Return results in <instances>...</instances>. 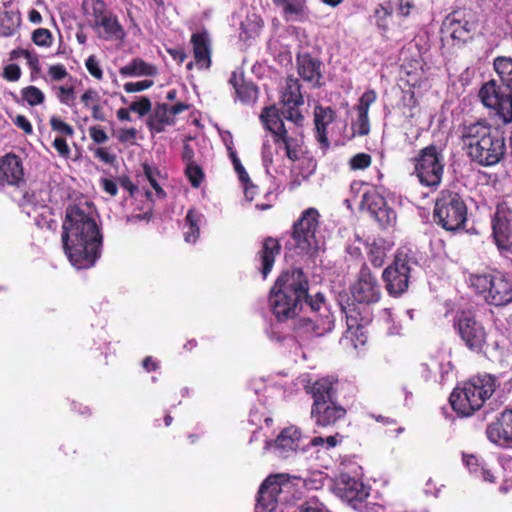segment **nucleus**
<instances>
[{"mask_svg": "<svg viewBox=\"0 0 512 512\" xmlns=\"http://www.w3.org/2000/svg\"><path fill=\"white\" fill-rule=\"evenodd\" d=\"M97 211L89 201L69 204L62 222V245L76 269L93 267L101 256L103 236L96 220Z\"/></svg>", "mask_w": 512, "mask_h": 512, "instance_id": "1", "label": "nucleus"}, {"mask_svg": "<svg viewBox=\"0 0 512 512\" xmlns=\"http://www.w3.org/2000/svg\"><path fill=\"white\" fill-rule=\"evenodd\" d=\"M461 141L469 159L482 167H492L500 163L507 150L503 132L486 120L464 125Z\"/></svg>", "mask_w": 512, "mask_h": 512, "instance_id": "2", "label": "nucleus"}, {"mask_svg": "<svg viewBox=\"0 0 512 512\" xmlns=\"http://www.w3.org/2000/svg\"><path fill=\"white\" fill-rule=\"evenodd\" d=\"M499 386L500 381L496 375L478 373L456 385L449 397L450 405L457 415L471 416L483 407Z\"/></svg>", "mask_w": 512, "mask_h": 512, "instance_id": "3", "label": "nucleus"}, {"mask_svg": "<svg viewBox=\"0 0 512 512\" xmlns=\"http://www.w3.org/2000/svg\"><path fill=\"white\" fill-rule=\"evenodd\" d=\"M468 219V206L464 194L455 187L440 190L433 207L434 222L448 232L464 230Z\"/></svg>", "mask_w": 512, "mask_h": 512, "instance_id": "4", "label": "nucleus"}, {"mask_svg": "<svg viewBox=\"0 0 512 512\" xmlns=\"http://www.w3.org/2000/svg\"><path fill=\"white\" fill-rule=\"evenodd\" d=\"M467 283L488 305L499 307L512 302V280L506 273L498 270L470 273Z\"/></svg>", "mask_w": 512, "mask_h": 512, "instance_id": "5", "label": "nucleus"}, {"mask_svg": "<svg viewBox=\"0 0 512 512\" xmlns=\"http://www.w3.org/2000/svg\"><path fill=\"white\" fill-rule=\"evenodd\" d=\"M453 326L465 347L473 353L486 355L499 348L496 341L492 346L487 342L488 335L484 325L470 310L459 311L454 317Z\"/></svg>", "mask_w": 512, "mask_h": 512, "instance_id": "6", "label": "nucleus"}, {"mask_svg": "<svg viewBox=\"0 0 512 512\" xmlns=\"http://www.w3.org/2000/svg\"><path fill=\"white\" fill-rule=\"evenodd\" d=\"M312 316L299 318L294 330L300 336L307 338L323 336L334 327V316L331 313L322 293H316L307 304Z\"/></svg>", "mask_w": 512, "mask_h": 512, "instance_id": "7", "label": "nucleus"}, {"mask_svg": "<svg viewBox=\"0 0 512 512\" xmlns=\"http://www.w3.org/2000/svg\"><path fill=\"white\" fill-rule=\"evenodd\" d=\"M283 118L281 109L276 105L264 107L260 114L264 128L272 135L273 143L285 150V155L291 162H296L302 153V140L288 134Z\"/></svg>", "mask_w": 512, "mask_h": 512, "instance_id": "8", "label": "nucleus"}, {"mask_svg": "<svg viewBox=\"0 0 512 512\" xmlns=\"http://www.w3.org/2000/svg\"><path fill=\"white\" fill-rule=\"evenodd\" d=\"M444 166L442 149L434 144L422 148L414 158V173L419 182L433 189L442 182Z\"/></svg>", "mask_w": 512, "mask_h": 512, "instance_id": "9", "label": "nucleus"}, {"mask_svg": "<svg viewBox=\"0 0 512 512\" xmlns=\"http://www.w3.org/2000/svg\"><path fill=\"white\" fill-rule=\"evenodd\" d=\"M320 214L316 208L305 209L299 219L292 226L291 237L294 241V248L299 254L314 255L319 244L316 238V231L319 227Z\"/></svg>", "mask_w": 512, "mask_h": 512, "instance_id": "10", "label": "nucleus"}, {"mask_svg": "<svg viewBox=\"0 0 512 512\" xmlns=\"http://www.w3.org/2000/svg\"><path fill=\"white\" fill-rule=\"evenodd\" d=\"M478 96L503 124L512 122V90L491 79L481 86Z\"/></svg>", "mask_w": 512, "mask_h": 512, "instance_id": "11", "label": "nucleus"}, {"mask_svg": "<svg viewBox=\"0 0 512 512\" xmlns=\"http://www.w3.org/2000/svg\"><path fill=\"white\" fill-rule=\"evenodd\" d=\"M417 261L404 251H398L391 265L386 267L382 273L385 289L391 297H399L409 287L412 266Z\"/></svg>", "mask_w": 512, "mask_h": 512, "instance_id": "12", "label": "nucleus"}, {"mask_svg": "<svg viewBox=\"0 0 512 512\" xmlns=\"http://www.w3.org/2000/svg\"><path fill=\"white\" fill-rule=\"evenodd\" d=\"M280 104L283 117L297 127H302L304 116L300 107L304 105V97L301 92V84L294 76L286 78L285 86L280 95Z\"/></svg>", "mask_w": 512, "mask_h": 512, "instance_id": "13", "label": "nucleus"}, {"mask_svg": "<svg viewBox=\"0 0 512 512\" xmlns=\"http://www.w3.org/2000/svg\"><path fill=\"white\" fill-rule=\"evenodd\" d=\"M492 237L501 255H512V210L505 204L497 206L492 218Z\"/></svg>", "mask_w": 512, "mask_h": 512, "instance_id": "14", "label": "nucleus"}, {"mask_svg": "<svg viewBox=\"0 0 512 512\" xmlns=\"http://www.w3.org/2000/svg\"><path fill=\"white\" fill-rule=\"evenodd\" d=\"M360 209L366 210L383 229L394 226L397 215L386 199L375 189H368L362 194Z\"/></svg>", "mask_w": 512, "mask_h": 512, "instance_id": "15", "label": "nucleus"}, {"mask_svg": "<svg viewBox=\"0 0 512 512\" xmlns=\"http://www.w3.org/2000/svg\"><path fill=\"white\" fill-rule=\"evenodd\" d=\"M289 488L290 483L286 475L277 474L267 477L259 488L255 512H273L280 495Z\"/></svg>", "mask_w": 512, "mask_h": 512, "instance_id": "16", "label": "nucleus"}, {"mask_svg": "<svg viewBox=\"0 0 512 512\" xmlns=\"http://www.w3.org/2000/svg\"><path fill=\"white\" fill-rule=\"evenodd\" d=\"M351 295L357 303L366 305L375 304L381 299V286L366 264L362 265L351 287Z\"/></svg>", "mask_w": 512, "mask_h": 512, "instance_id": "17", "label": "nucleus"}, {"mask_svg": "<svg viewBox=\"0 0 512 512\" xmlns=\"http://www.w3.org/2000/svg\"><path fill=\"white\" fill-rule=\"evenodd\" d=\"M304 302L306 303V298L297 296L296 299L292 293L271 287L269 304L273 315L279 322L293 319L302 309Z\"/></svg>", "mask_w": 512, "mask_h": 512, "instance_id": "18", "label": "nucleus"}, {"mask_svg": "<svg viewBox=\"0 0 512 512\" xmlns=\"http://www.w3.org/2000/svg\"><path fill=\"white\" fill-rule=\"evenodd\" d=\"M272 287L277 290L292 293V295H295L296 299L297 296L306 298V304H308L309 299L313 297L308 294V277L304 271L298 267H291L290 269L282 271Z\"/></svg>", "mask_w": 512, "mask_h": 512, "instance_id": "19", "label": "nucleus"}, {"mask_svg": "<svg viewBox=\"0 0 512 512\" xmlns=\"http://www.w3.org/2000/svg\"><path fill=\"white\" fill-rule=\"evenodd\" d=\"M446 25L453 40L465 43L472 39L478 27V21L473 13L458 10L448 15Z\"/></svg>", "mask_w": 512, "mask_h": 512, "instance_id": "20", "label": "nucleus"}, {"mask_svg": "<svg viewBox=\"0 0 512 512\" xmlns=\"http://www.w3.org/2000/svg\"><path fill=\"white\" fill-rule=\"evenodd\" d=\"M346 409L337 401H328L311 406V419L319 428L334 427L339 421L346 417Z\"/></svg>", "mask_w": 512, "mask_h": 512, "instance_id": "21", "label": "nucleus"}, {"mask_svg": "<svg viewBox=\"0 0 512 512\" xmlns=\"http://www.w3.org/2000/svg\"><path fill=\"white\" fill-rule=\"evenodd\" d=\"M335 492L341 499L353 504L364 501L369 492L363 482L348 474H340L335 481Z\"/></svg>", "mask_w": 512, "mask_h": 512, "instance_id": "22", "label": "nucleus"}, {"mask_svg": "<svg viewBox=\"0 0 512 512\" xmlns=\"http://www.w3.org/2000/svg\"><path fill=\"white\" fill-rule=\"evenodd\" d=\"M342 310L346 316V338L351 340L355 348L364 345L368 339V332L366 330L368 320L361 316V313L354 305L343 307Z\"/></svg>", "mask_w": 512, "mask_h": 512, "instance_id": "23", "label": "nucleus"}, {"mask_svg": "<svg viewBox=\"0 0 512 512\" xmlns=\"http://www.w3.org/2000/svg\"><path fill=\"white\" fill-rule=\"evenodd\" d=\"M487 438L494 444L503 447L512 446V409L505 410L496 421L486 428Z\"/></svg>", "mask_w": 512, "mask_h": 512, "instance_id": "24", "label": "nucleus"}, {"mask_svg": "<svg viewBox=\"0 0 512 512\" xmlns=\"http://www.w3.org/2000/svg\"><path fill=\"white\" fill-rule=\"evenodd\" d=\"M296 66L298 75L313 87L322 86V62L313 57L310 53H299L296 56Z\"/></svg>", "mask_w": 512, "mask_h": 512, "instance_id": "25", "label": "nucleus"}, {"mask_svg": "<svg viewBox=\"0 0 512 512\" xmlns=\"http://www.w3.org/2000/svg\"><path fill=\"white\" fill-rule=\"evenodd\" d=\"M24 180V169L19 156L8 153L0 159V181L8 185H19Z\"/></svg>", "mask_w": 512, "mask_h": 512, "instance_id": "26", "label": "nucleus"}, {"mask_svg": "<svg viewBox=\"0 0 512 512\" xmlns=\"http://www.w3.org/2000/svg\"><path fill=\"white\" fill-rule=\"evenodd\" d=\"M90 25L97 32L98 37L106 41L122 40L125 37L124 28L112 12L97 22H91Z\"/></svg>", "mask_w": 512, "mask_h": 512, "instance_id": "27", "label": "nucleus"}, {"mask_svg": "<svg viewBox=\"0 0 512 512\" xmlns=\"http://www.w3.org/2000/svg\"><path fill=\"white\" fill-rule=\"evenodd\" d=\"M193 48L195 64L199 69H209L211 60V46L209 35L206 30L193 33L190 40Z\"/></svg>", "mask_w": 512, "mask_h": 512, "instance_id": "28", "label": "nucleus"}, {"mask_svg": "<svg viewBox=\"0 0 512 512\" xmlns=\"http://www.w3.org/2000/svg\"><path fill=\"white\" fill-rule=\"evenodd\" d=\"M336 113L331 107L317 105L314 109L315 137L323 151H326L330 142L327 136V126L335 120Z\"/></svg>", "mask_w": 512, "mask_h": 512, "instance_id": "29", "label": "nucleus"}, {"mask_svg": "<svg viewBox=\"0 0 512 512\" xmlns=\"http://www.w3.org/2000/svg\"><path fill=\"white\" fill-rule=\"evenodd\" d=\"M305 391L307 394L311 395L313 399L312 405H317V402L327 403L328 401H337L335 382L328 377L318 379L306 385Z\"/></svg>", "mask_w": 512, "mask_h": 512, "instance_id": "30", "label": "nucleus"}, {"mask_svg": "<svg viewBox=\"0 0 512 512\" xmlns=\"http://www.w3.org/2000/svg\"><path fill=\"white\" fill-rule=\"evenodd\" d=\"M275 7L281 8V14L286 22H304L308 20L309 9L306 0H272Z\"/></svg>", "mask_w": 512, "mask_h": 512, "instance_id": "31", "label": "nucleus"}, {"mask_svg": "<svg viewBox=\"0 0 512 512\" xmlns=\"http://www.w3.org/2000/svg\"><path fill=\"white\" fill-rule=\"evenodd\" d=\"M281 252V244L278 239L268 236L262 241L261 249L257 253L259 261L261 263L260 272L263 278L271 272L276 257Z\"/></svg>", "mask_w": 512, "mask_h": 512, "instance_id": "32", "label": "nucleus"}, {"mask_svg": "<svg viewBox=\"0 0 512 512\" xmlns=\"http://www.w3.org/2000/svg\"><path fill=\"white\" fill-rule=\"evenodd\" d=\"M301 432L291 426L283 429L275 440V448L283 452L296 451L300 446Z\"/></svg>", "mask_w": 512, "mask_h": 512, "instance_id": "33", "label": "nucleus"}, {"mask_svg": "<svg viewBox=\"0 0 512 512\" xmlns=\"http://www.w3.org/2000/svg\"><path fill=\"white\" fill-rule=\"evenodd\" d=\"M204 219V215L196 209H189L185 216L184 223V240L187 243H195L200 236V223Z\"/></svg>", "mask_w": 512, "mask_h": 512, "instance_id": "34", "label": "nucleus"}, {"mask_svg": "<svg viewBox=\"0 0 512 512\" xmlns=\"http://www.w3.org/2000/svg\"><path fill=\"white\" fill-rule=\"evenodd\" d=\"M229 82L234 87L237 98L243 104H250L256 101L258 88L252 82H247L244 79H240L239 82L235 73H233Z\"/></svg>", "mask_w": 512, "mask_h": 512, "instance_id": "35", "label": "nucleus"}, {"mask_svg": "<svg viewBox=\"0 0 512 512\" xmlns=\"http://www.w3.org/2000/svg\"><path fill=\"white\" fill-rule=\"evenodd\" d=\"M157 72L156 66L138 57L119 69L122 76H155Z\"/></svg>", "mask_w": 512, "mask_h": 512, "instance_id": "36", "label": "nucleus"}, {"mask_svg": "<svg viewBox=\"0 0 512 512\" xmlns=\"http://www.w3.org/2000/svg\"><path fill=\"white\" fill-rule=\"evenodd\" d=\"M82 8L85 15L92 18V22H97L111 12L103 0H83Z\"/></svg>", "mask_w": 512, "mask_h": 512, "instance_id": "37", "label": "nucleus"}, {"mask_svg": "<svg viewBox=\"0 0 512 512\" xmlns=\"http://www.w3.org/2000/svg\"><path fill=\"white\" fill-rule=\"evenodd\" d=\"M393 14V6L391 1H386L384 3L379 4L375 11L374 16L376 18V24L378 28H380L383 32H386L389 28L388 19L392 17Z\"/></svg>", "mask_w": 512, "mask_h": 512, "instance_id": "38", "label": "nucleus"}, {"mask_svg": "<svg viewBox=\"0 0 512 512\" xmlns=\"http://www.w3.org/2000/svg\"><path fill=\"white\" fill-rule=\"evenodd\" d=\"M143 172L146 177V179L149 181L152 188L155 190L156 195L159 198H164L166 196V193L158 183V178L160 177V171L157 167L151 166L148 163H143Z\"/></svg>", "mask_w": 512, "mask_h": 512, "instance_id": "39", "label": "nucleus"}, {"mask_svg": "<svg viewBox=\"0 0 512 512\" xmlns=\"http://www.w3.org/2000/svg\"><path fill=\"white\" fill-rule=\"evenodd\" d=\"M19 26V18L5 12L0 17V35L9 37L15 34Z\"/></svg>", "mask_w": 512, "mask_h": 512, "instance_id": "40", "label": "nucleus"}, {"mask_svg": "<svg viewBox=\"0 0 512 512\" xmlns=\"http://www.w3.org/2000/svg\"><path fill=\"white\" fill-rule=\"evenodd\" d=\"M184 173L193 188H199L205 179L202 167L196 162L185 165Z\"/></svg>", "mask_w": 512, "mask_h": 512, "instance_id": "41", "label": "nucleus"}, {"mask_svg": "<svg viewBox=\"0 0 512 512\" xmlns=\"http://www.w3.org/2000/svg\"><path fill=\"white\" fill-rule=\"evenodd\" d=\"M21 96L30 106H37L44 102V93L36 86H27L21 90Z\"/></svg>", "mask_w": 512, "mask_h": 512, "instance_id": "42", "label": "nucleus"}, {"mask_svg": "<svg viewBox=\"0 0 512 512\" xmlns=\"http://www.w3.org/2000/svg\"><path fill=\"white\" fill-rule=\"evenodd\" d=\"M233 167L238 175L240 182L244 186L245 197L249 201H252V196L250 197L249 194H250V189H254L255 185L252 183L247 171L245 170L244 166L241 164V161H235V164L233 165Z\"/></svg>", "mask_w": 512, "mask_h": 512, "instance_id": "43", "label": "nucleus"}, {"mask_svg": "<svg viewBox=\"0 0 512 512\" xmlns=\"http://www.w3.org/2000/svg\"><path fill=\"white\" fill-rule=\"evenodd\" d=\"M376 99L377 94L375 90L369 89L365 91L356 106L357 114L368 115L370 106L376 101Z\"/></svg>", "mask_w": 512, "mask_h": 512, "instance_id": "44", "label": "nucleus"}, {"mask_svg": "<svg viewBox=\"0 0 512 512\" xmlns=\"http://www.w3.org/2000/svg\"><path fill=\"white\" fill-rule=\"evenodd\" d=\"M367 258L375 268H380L385 262V249L379 245L372 244L367 252Z\"/></svg>", "mask_w": 512, "mask_h": 512, "instance_id": "45", "label": "nucleus"}, {"mask_svg": "<svg viewBox=\"0 0 512 512\" xmlns=\"http://www.w3.org/2000/svg\"><path fill=\"white\" fill-rule=\"evenodd\" d=\"M372 163V157L367 153H357L352 156L349 160V167L351 170H365L370 167Z\"/></svg>", "mask_w": 512, "mask_h": 512, "instance_id": "46", "label": "nucleus"}, {"mask_svg": "<svg viewBox=\"0 0 512 512\" xmlns=\"http://www.w3.org/2000/svg\"><path fill=\"white\" fill-rule=\"evenodd\" d=\"M49 124L53 131H56L64 136L72 137L74 135L73 127L58 116H52L49 120Z\"/></svg>", "mask_w": 512, "mask_h": 512, "instance_id": "47", "label": "nucleus"}, {"mask_svg": "<svg viewBox=\"0 0 512 512\" xmlns=\"http://www.w3.org/2000/svg\"><path fill=\"white\" fill-rule=\"evenodd\" d=\"M294 512H330L327 507L318 500L310 499L299 504Z\"/></svg>", "mask_w": 512, "mask_h": 512, "instance_id": "48", "label": "nucleus"}, {"mask_svg": "<svg viewBox=\"0 0 512 512\" xmlns=\"http://www.w3.org/2000/svg\"><path fill=\"white\" fill-rule=\"evenodd\" d=\"M32 41L37 46L49 47L52 43V34L46 28H38L32 33Z\"/></svg>", "mask_w": 512, "mask_h": 512, "instance_id": "49", "label": "nucleus"}, {"mask_svg": "<svg viewBox=\"0 0 512 512\" xmlns=\"http://www.w3.org/2000/svg\"><path fill=\"white\" fill-rule=\"evenodd\" d=\"M56 89V96L60 103L71 106L75 100V92L73 86H59Z\"/></svg>", "mask_w": 512, "mask_h": 512, "instance_id": "50", "label": "nucleus"}, {"mask_svg": "<svg viewBox=\"0 0 512 512\" xmlns=\"http://www.w3.org/2000/svg\"><path fill=\"white\" fill-rule=\"evenodd\" d=\"M151 108V101L145 96L130 104V110L137 113L140 117L147 115L151 111Z\"/></svg>", "mask_w": 512, "mask_h": 512, "instance_id": "51", "label": "nucleus"}, {"mask_svg": "<svg viewBox=\"0 0 512 512\" xmlns=\"http://www.w3.org/2000/svg\"><path fill=\"white\" fill-rule=\"evenodd\" d=\"M89 136L94 144L101 145L108 141L109 137L100 125L89 127Z\"/></svg>", "mask_w": 512, "mask_h": 512, "instance_id": "52", "label": "nucleus"}, {"mask_svg": "<svg viewBox=\"0 0 512 512\" xmlns=\"http://www.w3.org/2000/svg\"><path fill=\"white\" fill-rule=\"evenodd\" d=\"M85 66L88 70V72L97 80H102L103 78V71L99 65V62L95 55H90L86 61Z\"/></svg>", "mask_w": 512, "mask_h": 512, "instance_id": "53", "label": "nucleus"}, {"mask_svg": "<svg viewBox=\"0 0 512 512\" xmlns=\"http://www.w3.org/2000/svg\"><path fill=\"white\" fill-rule=\"evenodd\" d=\"M80 100L85 108L90 109L100 102V95L94 89H87L80 97Z\"/></svg>", "mask_w": 512, "mask_h": 512, "instance_id": "54", "label": "nucleus"}, {"mask_svg": "<svg viewBox=\"0 0 512 512\" xmlns=\"http://www.w3.org/2000/svg\"><path fill=\"white\" fill-rule=\"evenodd\" d=\"M353 128L360 136L368 135L370 132L369 116L358 114L357 121L353 125Z\"/></svg>", "mask_w": 512, "mask_h": 512, "instance_id": "55", "label": "nucleus"}, {"mask_svg": "<svg viewBox=\"0 0 512 512\" xmlns=\"http://www.w3.org/2000/svg\"><path fill=\"white\" fill-rule=\"evenodd\" d=\"M137 138V130L135 128H122L118 131L117 139L122 144H134Z\"/></svg>", "mask_w": 512, "mask_h": 512, "instance_id": "56", "label": "nucleus"}, {"mask_svg": "<svg viewBox=\"0 0 512 512\" xmlns=\"http://www.w3.org/2000/svg\"><path fill=\"white\" fill-rule=\"evenodd\" d=\"M90 151H93V156L99 159L101 162L105 164H113L116 161V156L111 154L107 148L97 147L95 149L89 148Z\"/></svg>", "mask_w": 512, "mask_h": 512, "instance_id": "57", "label": "nucleus"}, {"mask_svg": "<svg viewBox=\"0 0 512 512\" xmlns=\"http://www.w3.org/2000/svg\"><path fill=\"white\" fill-rule=\"evenodd\" d=\"M154 82L152 80H142L138 82H127L124 84V90L127 93H134L144 91L152 87Z\"/></svg>", "mask_w": 512, "mask_h": 512, "instance_id": "58", "label": "nucleus"}, {"mask_svg": "<svg viewBox=\"0 0 512 512\" xmlns=\"http://www.w3.org/2000/svg\"><path fill=\"white\" fill-rule=\"evenodd\" d=\"M21 69L17 64H8L4 67L3 77L10 82L18 81L21 77Z\"/></svg>", "mask_w": 512, "mask_h": 512, "instance_id": "59", "label": "nucleus"}, {"mask_svg": "<svg viewBox=\"0 0 512 512\" xmlns=\"http://www.w3.org/2000/svg\"><path fill=\"white\" fill-rule=\"evenodd\" d=\"M52 146L61 157L68 158L70 156L71 151L64 137H56Z\"/></svg>", "mask_w": 512, "mask_h": 512, "instance_id": "60", "label": "nucleus"}, {"mask_svg": "<svg viewBox=\"0 0 512 512\" xmlns=\"http://www.w3.org/2000/svg\"><path fill=\"white\" fill-rule=\"evenodd\" d=\"M48 74L54 81H61L68 76V72L63 64L51 65Z\"/></svg>", "mask_w": 512, "mask_h": 512, "instance_id": "61", "label": "nucleus"}, {"mask_svg": "<svg viewBox=\"0 0 512 512\" xmlns=\"http://www.w3.org/2000/svg\"><path fill=\"white\" fill-rule=\"evenodd\" d=\"M415 8L412 0H399L397 12L401 17H408Z\"/></svg>", "mask_w": 512, "mask_h": 512, "instance_id": "62", "label": "nucleus"}, {"mask_svg": "<svg viewBox=\"0 0 512 512\" xmlns=\"http://www.w3.org/2000/svg\"><path fill=\"white\" fill-rule=\"evenodd\" d=\"M21 55L26 58L28 65L33 71H39V58L36 53L29 50H21Z\"/></svg>", "mask_w": 512, "mask_h": 512, "instance_id": "63", "label": "nucleus"}, {"mask_svg": "<svg viewBox=\"0 0 512 512\" xmlns=\"http://www.w3.org/2000/svg\"><path fill=\"white\" fill-rule=\"evenodd\" d=\"M13 123L20 129H22L26 134H32L33 127L30 121L24 115H17L13 120Z\"/></svg>", "mask_w": 512, "mask_h": 512, "instance_id": "64", "label": "nucleus"}]
</instances>
